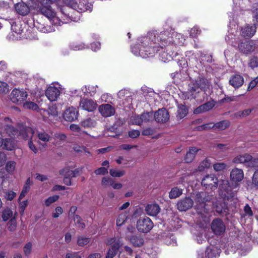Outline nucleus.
<instances>
[{"label":"nucleus","instance_id":"obj_8","mask_svg":"<svg viewBox=\"0 0 258 258\" xmlns=\"http://www.w3.org/2000/svg\"><path fill=\"white\" fill-rule=\"evenodd\" d=\"M153 227V223L147 217L140 218L137 222V228L140 232L147 233Z\"/></svg>","mask_w":258,"mask_h":258},{"label":"nucleus","instance_id":"obj_26","mask_svg":"<svg viewBox=\"0 0 258 258\" xmlns=\"http://www.w3.org/2000/svg\"><path fill=\"white\" fill-rule=\"evenodd\" d=\"M229 83L233 88L237 89L241 87L244 83V79L242 76L235 74L231 77Z\"/></svg>","mask_w":258,"mask_h":258},{"label":"nucleus","instance_id":"obj_17","mask_svg":"<svg viewBox=\"0 0 258 258\" xmlns=\"http://www.w3.org/2000/svg\"><path fill=\"white\" fill-rule=\"evenodd\" d=\"M205 192H200L197 194V202L196 209H197L199 213L203 214V213H206L208 209L206 208L207 205L205 204V202L208 201L207 199H205Z\"/></svg>","mask_w":258,"mask_h":258},{"label":"nucleus","instance_id":"obj_39","mask_svg":"<svg viewBox=\"0 0 258 258\" xmlns=\"http://www.w3.org/2000/svg\"><path fill=\"white\" fill-rule=\"evenodd\" d=\"M128 213L124 212L120 214L117 218L116 223L117 226L122 225L128 218Z\"/></svg>","mask_w":258,"mask_h":258},{"label":"nucleus","instance_id":"obj_16","mask_svg":"<svg viewBox=\"0 0 258 258\" xmlns=\"http://www.w3.org/2000/svg\"><path fill=\"white\" fill-rule=\"evenodd\" d=\"M229 125L230 122L228 120H222L215 124L210 122L203 124L199 127V130H203L215 128L219 130H224L227 128Z\"/></svg>","mask_w":258,"mask_h":258},{"label":"nucleus","instance_id":"obj_23","mask_svg":"<svg viewBox=\"0 0 258 258\" xmlns=\"http://www.w3.org/2000/svg\"><path fill=\"white\" fill-rule=\"evenodd\" d=\"M154 118L156 121L164 123L168 120L169 114L167 110L164 108L159 109L154 114Z\"/></svg>","mask_w":258,"mask_h":258},{"label":"nucleus","instance_id":"obj_3","mask_svg":"<svg viewBox=\"0 0 258 258\" xmlns=\"http://www.w3.org/2000/svg\"><path fill=\"white\" fill-rule=\"evenodd\" d=\"M186 98L188 99H195L201 91H205L209 87L208 81L204 78H199L195 82L189 84Z\"/></svg>","mask_w":258,"mask_h":258},{"label":"nucleus","instance_id":"obj_58","mask_svg":"<svg viewBox=\"0 0 258 258\" xmlns=\"http://www.w3.org/2000/svg\"><path fill=\"white\" fill-rule=\"evenodd\" d=\"M226 167L224 163H218L213 165V167L215 170L217 171H221L224 169Z\"/></svg>","mask_w":258,"mask_h":258},{"label":"nucleus","instance_id":"obj_10","mask_svg":"<svg viewBox=\"0 0 258 258\" xmlns=\"http://www.w3.org/2000/svg\"><path fill=\"white\" fill-rule=\"evenodd\" d=\"M23 131L22 133H20V135L19 136H21L22 138L25 140H28L30 138L28 142L29 148L35 154L37 153L38 150L33 144L32 141V137L34 134V131L30 127H23Z\"/></svg>","mask_w":258,"mask_h":258},{"label":"nucleus","instance_id":"obj_28","mask_svg":"<svg viewBox=\"0 0 258 258\" xmlns=\"http://www.w3.org/2000/svg\"><path fill=\"white\" fill-rule=\"evenodd\" d=\"M230 177L231 180L234 182L241 181L244 177L243 171L241 169L235 168L231 171Z\"/></svg>","mask_w":258,"mask_h":258},{"label":"nucleus","instance_id":"obj_33","mask_svg":"<svg viewBox=\"0 0 258 258\" xmlns=\"http://www.w3.org/2000/svg\"><path fill=\"white\" fill-rule=\"evenodd\" d=\"M97 88V86L88 85L83 87L81 89L85 95L92 96L96 93Z\"/></svg>","mask_w":258,"mask_h":258},{"label":"nucleus","instance_id":"obj_52","mask_svg":"<svg viewBox=\"0 0 258 258\" xmlns=\"http://www.w3.org/2000/svg\"><path fill=\"white\" fill-rule=\"evenodd\" d=\"M89 241V238L80 236L78 238L77 243L80 246H84L87 244Z\"/></svg>","mask_w":258,"mask_h":258},{"label":"nucleus","instance_id":"obj_21","mask_svg":"<svg viewBox=\"0 0 258 258\" xmlns=\"http://www.w3.org/2000/svg\"><path fill=\"white\" fill-rule=\"evenodd\" d=\"M97 106V103L91 99H83L80 102V107L89 112L93 111Z\"/></svg>","mask_w":258,"mask_h":258},{"label":"nucleus","instance_id":"obj_4","mask_svg":"<svg viewBox=\"0 0 258 258\" xmlns=\"http://www.w3.org/2000/svg\"><path fill=\"white\" fill-rule=\"evenodd\" d=\"M222 183L220 186L221 196L223 199H220L214 203L215 210L218 213H226L227 205L223 202L224 199L229 200L231 197V187L229 185L228 180H222Z\"/></svg>","mask_w":258,"mask_h":258},{"label":"nucleus","instance_id":"obj_60","mask_svg":"<svg viewBox=\"0 0 258 258\" xmlns=\"http://www.w3.org/2000/svg\"><path fill=\"white\" fill-rule=\"evenodd\" d=\"M185 56L188 59L189 63L190 61L193 59L196 61H197V58L192 51H186L185 52Z\"/></svg>","mask_w":258,"mask_h":258},{"label":"nucleus","instance_id":"obj_53","mask_svg":"<svg viewBox=\"0 0 258 258\" xmlns=\"http://www.w3.org/2000/svg\"><path fill=\"white\" fill-rule=\"evenodd\" d=\"M24 108L26 109H32L33 110H36L38 106V105L32 102H26L23 104Z\"/></svg>","mask_w":258,"mask_h":258},{"label":"nucleus","instance_id":"obj_35","mask_svg":"<svg viewBox=\"0 0 258 258\" xmlns=\"http://www.w3.org/2000/svg\"><path fill=\"white\" fill-rule=\"evenodd\" d=\"M183 189L178 187H174L171 188L169 193V198L170 199H176L180 197L182 194Z\"/></svg>","mask_w":258,"mask_h":258},{"label":"nucleus","instance_id":"obj_38","mask_svg":"<svg viewBox=\"0 0 258 258\" xmlns=\"http://www.w3.org/2000/svg\"><path fill=\"white\" fill-rule=\"evenodd\" d=\"M70 49L73 50H81L86 48L85 44L83 42H73L69 45Z\"/></svg>","mask_w":258,"mask_h":258},{"label":"nucleus","instance_id":"obj_37","mask_svg":"<svg viewBox=\"0 0 258 258\" xmlns=\"http://www.w3.org/2000/svg\"><path fill=\"white\" fill-rule=\"evenodd\" d=\"M187 113V109L186 107L183 104L178 105L177 111V117L180 119H182L186 115Z\"/></svg>","mask_w":258,"mask_h":258},{"label":"nucleus","instance_id":"obj_27","mask_svg":"<svg viewBox=\"0 0 258 258\" xmlns=\"http://www.w3.org/2000/svg\"><path fill=\"white\" fill-rule=\"evenodd\" d=\"M256 30L255 25H246L241 28V35L245 38H250L252 37Z\"/></svg>","mask_w":258,"mask_h":258},{"label":"nucleus","instance_id":"obj_25","mask_svg":"<svg viewBox=\"0 0 258 258\" xmlns=\"http://www.w3.org/2000/svg\"><path fill=\"white\" fill-rule=\"evenodd\" d=\"M78 111L73 107H69L66 109L63 114L64 119L68 121H73L77 118Z\"/></svg>","mask_w":258,"mask_h":258},{"label":"nucleus","instance_id":"obj_18","mask_svg":"<svg viewBox=\"0 0 258 258\" xmlns=\"http://www.w3.org/2000/svg\"><path fill=\"white\" fill-rule=\"evenodd\" d=\"M225 225L220 219L214 220L211 223V229L216 235H221L225 231Z\"/></svg>","mask_w":258,"mask_h":258},{"label":"nucleus","instance_id":"obj_32","mask_svg":"<svg viewBox=\"0 0 258 258\" xmlns=\"http://www.w3.org/2000/svg\"><path fill=\"white\" fill-rule=\"evenodd\" d=\"M3 147L7 150H13L16 146V142L12 139H3Z\"/></svg>","mask_w":258,"mask_h":258},{"label":"nucleus","instance_id":"obj_43","mask_svg":"<svg viewBox=\"0 0 258 258\" xmlns=\"http://www.w3.org/2000/svg\"><path fill=\"white\" fill-rule=\"evenodd\" d=\"M81 125L84 127H92L96 125V122L90 118H88L82 121Z\"/></svg>","mask_w":258,"mask_h":258},{"label":"nucleus","instance_id":"obj_13","mask_svg":"<svg viewBox=\"0 0 258 258\" xmlns=\"http://www.w3.org/2000/svg\"><path fill=\"white\" fill-rule=\"evenodd\" d=\"M256 47L255 42L253 40L242 42L238 45L239 51L246 55L252 53L255 50Z\"/></svg>","mask_w":258,"mask_h":258},{"label":"nucleus","instance_id":"obj_56","mask_svg":"<svg viewBox=\"0 0 258 258\" xmlns=\"http://www.w3.org/2000/svg\"><path fill=\"white\" fill-rule=\"evenodd\" d=\"M16 226L17 222L16 219L15 218L11 219V220L9 221L8 224V229L10 231H13L15 230V229H16Z\"/></svg>","mask_w":258,"mask_h":258},{"label":"nucleus","instance_id":"obj_29","mask_svg":"<svg viewBox=\"0 0 258 258\" xmlns=\"http://www.w3.org/2000/svg\"><path fill=\"white\" fill-rule=\"evenodd\" d=\"M15 8L17 13L21 16H26L30 12L29 6L23 2L16 4Z\"/></svg>","mask_w":258,"mask_h":258},{"label":"nucleus","instance_id":"obj_11","mask_svg":"<svg viewBox=\"0 0 258 258\" xmlns=\"http://www.w3.org/2000/svg\"><path fill=\"white\" fill-rule=\"evenodd\" d=\"M28 94L24 89H15L10 95V99L14 103L20 104L22 103L27 98Z\"/></svg>","mask_w":258,"mask_h":258},{"label":"nucleus","instance_id":"obj_30","mask_svg":"<svg viewBox=\"0 0 258 258\" xmlns=\"http://www.w3.org/2000/svg\"><path fill=\"white\" fill-rule=\"evenodd\" d=\"M160 210L159 206L155 203L148 204L145 209L146 213L151 216H156L160 212Z\"/></svg>","mask_w":258,"mask_h":258},{"label":"nucleus","instance_id":"obj_55","mask_svg":"<svg viewBox=\"0 0 258 258\" xmlns=\"http://www.w3.org/2000/svg\"><path fill=\"white\" fill-rule=\"evenodd\" d=\"M113 180L108 177H104L102 179L101 184L102 186L106 187L109 185H111Z\"/></svg>","mask_w":258,"mask_h":258},{"label":"nucleus","instance_id":"obj_12","mask_svg":"<svg viewBox=\"0 0 258 258\" xmlns=\"http://www.w3.org/2000/svg\"><path fill=\"white\" fill-rule=\"evenodd\" d=\"M60 94V90L58 84H51L45 91V95L50 101H56Z\"/></svg>","mask_w":258,"mask_h":258},{"label":"nucleus","instance_id":"obj_9","mask_svg":"<svg viewBox=\"0 0 258 258\" xmlns=\"http://www.w3.org/2000/svg\"><path fill=\"white\" fill-rule=\"evenodd\" d=\"M14 122L9 117H5L4 119L3 124L5 126V129L7 133H8L10 136L14 135L19 136L20 135V133H22L23 131V127L24 126L22 125L19 127V129L15 128L13 126Z\"/></svg>","mask_w":258,"mask_h":258},{"label":"nucleus","instance_id":"obj_14","mask_svg":"<svg viewBox=\"0 0 258 258\" xmlns=\"http://www.w3.org/2000/svg\"><path fill=\"white\" fill-rule=\"evenodd\" d=\"M218 179L214 175H208L206 176L202 181V184L206 188L215 190L218 186Z\"/></svg>","mask_w":258,"mask_h":258},{"label":"nucleus","instance_id":"obj_42","mask_svg":"<svg viewBox=\"0 0 258 258\" xmlns=\"http://www.w3.org/2000/svg\"><path fill=\"white\" fill-rule=\"evenodd\" d=\"M76 227L80 229H83L85 227V224L82 222V218L79 215H76L73 218Z\"/></svg>","mask_w":258,"mask_h":258},{"label":"nucleus","instance_id":"obj_40","mask_svg":"<svg viewBox=\"0 0 258 258\" xmlns=\"http://www.w3.org/2000/svg\"><path fill=\"white\" fill-rule=\"evenodd\" d=\"M212 165V162L209 159H206L200 163L198 166V170L202 171L205 169L210 168Z\"/></svg>","mask_w":258,"mask_h":258},{"label":"nucleus","instance_id":"obj_6","mask_svg":"<svg viewBox=\"0 0 258 258\" xmlns=\"http://www.w3.org/2000/svg\"><path fill=\"white\" fill-rule=\"evenodd\" d=\"M65 2L68 7L79 13H82L87 10L91 11V4L86 3L84 0H66Z\"/></svg>","mask_w":258,"mask_h":258},{"label":"nucleus","instance_id":"obj_1","mask_svg":"<svg viewBox=\"0 0 258 258\" xmlns=\"http://www.w3.org/2000/svg\"><path fill=\"white\" fill-rule=\"evenodd\" d=\"M171 35V30L161 32L157 36L154 32L148 33L147 36L138 39V44L132 47V52L145 58L153 57L160 48L167 47L169 50L173 42Z\"/></svg>","mask_w":258,"mask_h":258},{"label":"nucleus","instance_id":"obj_5","mask_svg":"<svg viewBox=\"0 0 258 258\" xmlns=\"http://www.w3.org/2000/svg\"><path fill=\"white\" fill-rule=\"evenodd\" d=\"M232 162L236 164H242L248 167H254L258 165V158H253L247 153L239 154L233 158Z\"/></svg>","mask_w":258,"mask_h":258},{"label":"nucleus","instance_id":"obj_46","mask_svg":"<svg viewBox=\"0 0 258 258\" xmlns=\"http://www.w3.org/2000/svg\"><path fill=\"white\" fill-rule=\"evenodd\" d=\"M251 112V109H246L236 112L234 114V116L237 118H243L249 115Z\"/></svg>","mask_w":258,"mask_h":258},{"label":"nucleus","instance_id":"obj_45","mask_svg":"<svg viewBox=\"0 0 258 258\" xmlns=\"http://www.w3.org/2000/svg\"><path fill=\"white\" fill-rule=\"evenodd\" d=\"M110 174L111 176L114 177H121L125 174L124 170H117L115 169H111L109 170Z\"/></svg>","mask_w":258,"mask_h":258},{"label":"nucleus","instance_id":"obj_20","mask_svg":"<svg viewBox=\"0 0 258 258\" xmlns=\"http://www.w3.org/2000/svg\"><path fill=\"white\" fill-rule=\"evenodd\" d=\"M194 205L193 200L188 197H186L179 200L176 204L177 208L180 211H186L190 209Z\"/></svg>","mask_w":258,"mask_h":258},{"label":"nucleus","instance_id":"obj_44","mask_svg":"<svg viewBox=\"0 0 258 258\" xmlns=\"http://www.w3.org/2000/svg\"><path fill=\"white\" fill-rule=\"evenodd\" d=\"M54 139L57 143L64 142L66 140L67 136L63 133L56 132L54 135Z\"/></svg>","mask_w":258,"mask_h":258},{"label":"nucleus","instance_id":"obj_22","mask_svg":"<svg viewBox=\"0 0 258 258\" xmlns=\"http://www.w3.org/2000/svg\"><path fill=\"white\" fill-rule=\"evenodd\" d=\"M171 36L172 38V44L170 45V47L172 48L173 50H174V48L176 49V47L175 45H181L183 44L185 39L184 36L177 32H175L172 30H171Z\"/></svg>","mask_w":258,"mask_h":258},{"label":"nucleus","instance_id":"obj_15","mask_svg":"<svg viewBox=\"0 0 258 258\" xmlns=\"http://www.w3.org/2000/svg\"><path fill=\"white\" fill-rule=\"evenodd\" d=\"M220 250L215 246L208 247L206 250L200 249L198 251V258L201 257V255L205 254L206 257L216 258L219 256Z\"/></svg>","mask_w":258,"mask_h":258},{"label":"nucleus","instance_id":"obj_31","mask_svg":"<svg viewBox=\"0 0 258 258\" xmlns=\"http://www.w3.org/2000/svg\"><path fill=\"white\" fill-rule=\"evenodd\" d=\"M126 238L135 247H141L144 242L143 238L140 236L133 235L130 236L126 234Z\"/></svg>","mask_w":258,"mask_h":258},{"label":"nucleus","instance_id":"obj_59","mask_svg":"<svg viewBox=\"0 0 258 258\" xmlns=\"http://www.w3.org/2000/svg\"><path fill=\"white\" fill-rule=\"evenodd\" d=\"M94 173L96 175H105L108 173V169L105 167H102L95 170Z\"/></svg>","mask_w":258,"mask_h":258},{"label":"nucleus","instance_id":"obj_19","mask_svg":"<svg viewBox=\"0 0 258 258\" xmlns=\"http://www.w3.org/2000/svg\"><path fill=\"white\" fill-rule=\"evenodd\" d=\"M98 110L101 115L104 117L113 116L115 113V108L109 104H103L100 105Z\"/></svg>","mask_w":258,"mask_h":258},{"label":"nucleus","instance_id":"obj_24","mask_svg":"<svg viewBox=\"0 0 258 258\" xmlns=\"http://www.w3.org/2000/svg\"><path fill=\"white\" fill-rule=\"evenodd\" d=\"M12 32L8 35V37L10 40H15L21 38V34L23 30L21 28L19 25L16 23H13L11 25Z\"/></svg>","mask_w":258,"mask_h":258},{"label":"nucleus","instance_id":"obj_51","mask_svg":"<svg viewBox=\"0 0 258 258\" xmlns=\"http://www.w3.org/2000/svg\"><path fill=\"white\" fill-rule=\"evenodd\" d=\"M132 123L136 125H141L142 124V120L141 115H133L130 119Z\"/></svg>","mask_w":258,"mask_h":258},{"label":"nucleus","instance_id":"obj_7","mask_svg":"<svg viewBox=\"0 0 258 258\" xmlns=\"http://www.w3.org/2000/svg\"><path fill=\"white\" fill-rule=\"evenodd\" d=\"M106 244L112 245L111 247L108 249L106 258H113L117 254V251L122 243L119 239L116 238H108L106 241Z\"/></svg>","mask_w":258,"mask_h":258},{"label":"nucleus","instance_id":"obj_36","mask_svg":"<svg viewBox=\"0 0 258 258\" xmlns=\"http://www.w3.org/2000/svg\"><path fill=\"white\" fill-rule=\"evenodd\" d=\"M198 151V150L195 147H192L189 149L185 157V161L187 163L191 162L195 158V155Z\"/></svg>","mask_w":258,"mask_h":258},{"label":"nucleus","instance_id":"obj_34","mask_svg":"<svg viewBox=\"0 0 258 258\" xmlns=\"http://www.w3.org/2000/svg\"><path fill=\"white\" fill-rule=\"evenodd\" d=\"M37 138L40 141L46 143L51 140V135L44 131L38 132Z\"/></svg>","mask_w":258,"mask_h":258},{"label":"nucleus","instance_id":"obj_49","mask_svg":"<svg viewBox=\"0 0 258 258\" xmlns=\"http://www.w3.org/2000/svg\"><path fill=\"white\" fill-rule=\"evenodd\" d=\"M16 162L9 161L6 165V169L9 174H12L15 169Z\"/></svg>","mask_w":258,"mask_h":258},{"label":"nucleus","instance_id":"obj_62","mask_svg":"<svg viewBox=\"0 0 258 258\" xmlns=\"http://www.w3.org/2000/svg\"><path fill=\"white\" fill-rule=\"evenodd\" d=\"M215 105L213 101H209L202 104L203 108L204 109L205 112L211 109Z\"/></svg>","mask_w":258,"mask_h":258},{"label":"nucleus","instance_id":"obj_57","mask_svg":"<svg viewBox=\"0 0 258 258\" xmlns=\"http://www.w3.org/2000/svg\"><path fill=\"white\" fill-rule=\"evenodd\" d=\"M23 251L26 255H28L32 251V243L30 242L27 243L24 247Z\"/></svg>","mask_w":258,"mask_h":258},{"label":"nucleus","instance_id":"obj_2","mask_svg":"<svg viewBox=\"0 0 258 258\" xmlns=\"http://www.w3.org/2000/svg\"><path fill=\"white\" fill-rule=\"evenodd\" d=\"M41 6L39 7V11L41 14L47 18L53 25L60 26L61 24L67 23L69 22V18H70L69 14H64V11H67L64 8L61 11V14L63 15L61 19L59 17L56 16L55 12L52 9L50 4V0H39Z\"/></svg>","mask_w":258,"mask_h":258},{"label":"nucleus","instance_id":"obj_54","mask_svg":"<svg viewBox=\"0 0 258 258\" xmlns=\"http://www.w3.org/2000/svg\"><path fill=\"white\" fill-rule=\"evenodd\" d=\"M59 198L58 196H53L49 197L45 200V204L46 206H49L51 204L56 202Z\"/></svg>","mask_w":258,"mask_h":258},{"label":"nucleus","instance_id":"obj_64","mask_svg":"<svg viewBox=\"0 0 258 258\" xmlns=\"http://www.w3.org/2000/svg\"><path fill=\"white\" fill-rule=\"evenodd\" d=\"M63 212V210L60 207H57L54 212L52 213V217L53 218H58L60 215H61Z\"/></svg>","mask_w":258,"mask_h":258},{"label":"nucleus","instance_id":"obj_47","mask_svg":"<svg viewBox=\"0 0 258 258\" xmlns=\"http://www.w3.org/2000/svg\"><path fill=\"white\" fill-rule=\"evenodd\" d=\"M153 113L152 112L144 113L141 114L142 123L149 122L153 118Z\"/></svg>","mask_w":258,"mask_h":258},{"label":"nucleus","instance_id":"obj_48","mask_svg":"<svg viewBox=\"0 0 258 258\" xmlns=\"http://www.w3.org/2000/svg\"><path fill=\"white\" fill-rule=\"evenodd\" d=\"M248 65L252 69L258 67V57L255 56H251L249 58Z\"/></svg>","mask_w":258,"mask_h":258},{"label":"nucleus","instance_id":"obj_50","mask_svg":"<svg viewBox=\"0 0 258 258\" xmlns=\"http://www.w3.org/2000/svg\"><path fill=\"white\" fill-rule=\"evenodd\" d=\"M13 212L9 209H5L2 214V218L4 221H7L9 219L12 217Z\"/></svg>","mask_w":258,"mask_h":258},{"label":"nucleus","instance_id":"obj_63","mask_svg":"<svg viewBox=\"0 0 258 258\" xmlns=\"http://www.w3.org/2000/svg\"><path fill=\"white\" fill-rule=\"evenodd\" d=\"M252 184L258 186V168L254 171L252 177Z\"/></svg>","mask_w":258,"mask_h":258},{"label":"nucleus","instance_id":"obj_41","mask_svg":"<svg viewBox=\"0 0 258 258\" xmlns=\"http://www.w3.org/2000/svg\"><path fill=\"white\" fill-rule=\"evenodd\" d=\"M132 93L127 89H122L120 90L118 93V97L120 99H130Z\"/></svg>","mask_w":258,"mask_h":258},{"label":"nucleus","instance_id":"obj_61","mask_svg":"<svg viewBox=\"0 0 258 258\" xmlns=\"http://www.w3.org/2000/svg\"><path fill=\"white\" fill-rule=\"evenodd\" d=\"M47 112L49 115L53 116H56L57 115V110L56 107L54 106L49 107Z\"/></svg>","mask_w":258,"mask_h":258}]
</instances>
